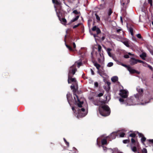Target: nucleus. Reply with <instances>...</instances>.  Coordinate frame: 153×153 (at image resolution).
<instances>
[{"mask_svg": "<svg viewBox=\"0 0 153 153\" xmlns=\"http://www.w3.org/2000/svg\"><path fill=\"white\" fill-rule=\"evenodd\" d=\"M52 1L53 3L58 5L59 9H56V11L59 20L62 24L65 25L67 22L66 20L64 18L65 15V12L60 7V2L57 0H52Z\"/></svg>", "mask_w": 153, "mask_h": 153, "instance_id": "1", "label": "nucleus"}, {"mask_svg": "<svg viewBox=\"0 0 153 153\" xmlns=\"http://www.w3.org/2000/svg\"><path fill=\"white\" fill-rule=\"evenodd\" d=\"M138 95L137 94L134 95V97H132L127 100V105H143L144 103L142 102L139 98H138Z\"/></svg>", "mask_w": 153, "mask_h": 153, "instance_id": "2", "label": "nucleus"}, {"mask_svg": "<svg viewBox=\"0 0 153 153\" xmlns=\"http://www.w3.org/2000/svg\"><path fill=\"white\" fill-rule=\"evenodd\" d=\"M99 109L100 114L102 116H107L110 114V109L107 105H104L100 106Z\"/></svg>", "mask_w": 153, "mask_h": 153, "instance_id": "3", "label": "nucleus"}, {"mask_svg": "<svg viewBox=\"0 0 153 153\" xmlns=\"http://www.w3.org/2000/svg\"><path fill=\"white\" fill-rule=\"evenodd\" d=\"M124 130H122L121 131H117V132H114L111 134L110 135V137L112 139H114L117 135V134H120V137H123L125 135Z\"/></svg>", "mask_w": 153, "mask_h": 153, "instance_id": "4", "label": "nucleus"}, {"mask_svg": "<svg viewBox=\"0 0 153 153\" xmlns=\"http://www.w3.org/2000/svg\"><path fill=\"white\" fill-rule=\"evenodd\" d=\"M77 109L78 111V117H83L85 116L87 114L86 111H85V109L84 108H82L80 109L76 108Z\"/></svg>", "mask_w": 153, "mask_h": 153, "instance_id": "5", "label": "nucleus"}, {"mask_svg": "<svg viewBox=\"0 0 153 153\" xmlns=\"http://www.w3.org/2000/svg\"><path fill=\"white\" fill-rule=\"evenodd\" d=\"M77 71V69L74 65L70 67L69 69L68 75H74Z\"/></svg>", "mask_w": 153, "mask_h": 153, "instance_id": "6", "label": "nucleus"}, {"mask_svg": "<svg viewBox=\"0 0 153 153\" xmlns=\"http://www.w3.org/2000/svg\"><path fill=\"white\" fill-rule=\"evenodd\" d=\"M98 48V50L99 53V54L97 55V57L98 58L99 62H100L101 59H104V56L103 54L101 53V47L100 45H97L96 46Z\"/></svg>", "mask_w": 153, "mask_h": 153, "instance_id": "7", "label": "nucleus"}, {"mask_svg": "<svg viewBox=\"0 0 153 153\" xmlns=\"http://www.w3.org/2000/svg\"><path fill=\"white\" fill-rule=\"evenodd\" d=\"M74 75H68V81L69 83L73 82L75 85H77V82L75 78H73V77Z\"/></svg>", "mask_w": 153, "mask_h": 153, "instance_id": "8", "label": "nucleus"}, {"mask_svg": "<svg viewBox=\"0 0 153 153\" xmlns=\"http://www.w3.org/2000/svg\"><path fill=\"white\" fill-rule=\"evenodd\" d=\"M136 89L138 93L137 94H136L138 95V98H139L142 102H143V100L142 99V94L143 91V89L140 88L139 87H137V88Z\"/></svg>", "mask_w": 153, "mask_h": 153, "instance_id": "9", "label": "nucleus"}, {"mask_svg": "<svg viewBox=\"0 0 153 153\" xmlns=\"http://www.w3.org/2000/svg\"><path fill=\"white\" fill-rule=\"evenodd\" d=\"M128 92L125 90H121L120 91V95L123 98H126L128 95Z\"/></svg>", "mask_w": 153, "mask_h": 153, "instance_id": "10", "label": "nucleus"}, {"mask_svg": "<svg viewBox=\"0 0 153 153\" xmlns=\"http://www.w3.org/2000/svg\"><path fill=\"white\" fill-rule=\"evenodd\" d=\"M135 146H131V149L132 151L135 152L137 151V149L139 147V145L138 142H136Z\"/></svg>", "mask_w": 153, "mask_h": 153, "instance_id": "11", "label": "nucleus"}, {"mask_svg": "<svg viewBox=\"0 0 153 153\" xmlns=\"http://www.w3.org/2000/svg\"><path fill=\"white\" fill-rule=\"evenodd\" d=\"M127 69L130 73L133 74L135 73H136L137 74H139V72L133 69L132 68L128 66L127 67Z\"/></svg>", "mask_w": 153, "mask_h": 153, "instance_id": "12", "label": "nucleus"}, {"mask_svg": "<svg viewBox=\"0 0 153 153\" xmlns=\"http://www.w3.org/2000/svg\"><path fill=\"white\" fill-rule=\"evenodd\" d=\"M72 45L73 47V48H72L71 46L68 45L67 47L68 48L69 50V51H74L76 50L75 48L76 46L75 43L74 42L73 43Z\"/></svg>", "mask_w": 153, "mask_h": 153, "instance_id": "13", "label": "nucleus"}, {"mask_svg": "<svg viewBox=\"0 0 153 153\" xmlns=\"http://www.w3.org/2000/svg\"><path fill=\"white\" fill-rule=\"evenodd\" d=\"M138 134L139 137H141V140L142 143L143 144H144V142L146 140V138L145 137H144L143 135L142 134L139 133L138 132Z\"/></svg>", "mask_w": 153, "mask_h": 153, "instance_id": "14", "label": "nucleus"}, {"mask_svg": "<svg viewBox=\"0 0 153 153\" xmlns=\"http://www.w3.org/2000/svg\"><path fill=\"white\" fill-rule=\"evenodd\" d=\"M82 63L80 61H78L75 62L74 64V65L75 67L77 66L78 68L82 65Z\"/></svg>", "mask_w": 153, "mask_h": 153, "instance_id": "15", "label": "nucleus"}, {"mask_svg": "<svg viewBox=\"0 0 153 153\" xmlns=\"http://www.w3.org/2000/svg\"><path fill=\"white\" fill-rule=\"evenodd\" d=\"M92 30L93 31H96L97 34H98L100 33L101 31L100 29L97 27L96 26H94L92 28Z\"/></svg>", "mask_w": 153, "mask_h": 153, "instance_id": "16", "label": "nucleus"}, {"mask_svg": "<svg viewBox=\"0 0 153 153\" xmlns=\"http://www.w3.org/2000/svg\"><path fill=\"white\" fill-rule=\"evenodd\" d=\"M137 59H135L134 58H131L130 60L131 64V65H134L137 63Z\"/></svg>", "mask_w": 153, "mask_h": 153, "instance_id": "17", "label": "nucleus"}, {"mask_svg": "<svg viewBox=\"0 0 153 153\" xmlns=\"http://www.w3.org/2000/svg\"><path fill=\"white\" fill-rule=\"evenodd\" d=\"M121 3L123 6L125 4H128L129 2V0H121Z\"/></svg>", "mask_w": 153, "mask_h": 153, "instance_id": "18", "label": "nucleus"}, {"mask_svg": "<svg viewBox=\"0 0 153 153\" xmlns=\"http://www.w3.org/2000/svg\"><path fill=\"white\" fill-rule=\"evenodd\" d=\"M76 86L77 87V85H75V84H72L71 86V89L73 90V91L74 92L76 91L77 90V88L76 87Z\"/></svg>", "mask_w": 153, "mask_h": 153, "instance_id": "19", "label": "nucleus"}, {"mask_svg": "<svg viewBox=\"0 0 153 153\" xmlns=\"http://www.w3.org/2000/svg\"><path fill=\"white\" fill-rule=\"evenodd\" d=\"M83 104V102L82 101H80L79 100H78V101L77 103V105L78 107L79 108H81L82 107V105Z\"/></svg>", "mask_w": 153, "mask_h": 153, "instance_id": "20", "label": "nucleus"}, {"mask_svg": "<svg viewBox=\"0 0 153 153\" xmlns=\"http://www.w3.org/2000/svg\"><path fill=\"white\" fill-rule=\"evenodd\" d=\"M118 80V78L117 76H114L111 78L112 82H115Z\"/></svg>", "mask_w": 153, "mask_h": 153, "instance_id": "21", "label": "nucleus"}, {"mask_svg": "<svg viewBox=\"0 0 153 153\" xmlns=\"http://www.w3.org/2000/svg\"><path fill=\"white\" fill-rule=\"evenodd\" d=\"M94 66L96 67L98 69V73H99L100 72V70H99V68L100 67V65H99V64H97V63H95L94 64Z\"/></svg>", "mask_w": 153, "mask_h": 153, "instance_id": "22", "label": "nucleus"}, {"mask_svg": "<svg viewBox=\"0 0 153 153\" xmlns=\"http://www.w3.org/2000/svg\"><path fill=\"white\" fill-rule=\"evenodd\" d=\"M140 56L144 60L145 58L146 57V54L145 53H143L141 54L140 55Z\"/></svg>", "mask_w": 153, "mask_h": 153, "instance_id": "23", "label": "nucleus"}, {"mask_svg": "<svg viewBox=\"0 0 153 153\" xmlns=\"http://www.w3.org/2000/svg\"><path fill=\"white\" fill-rule=\"evenodd\" d=\"M66 34L65 35V37L64 39V41L65 42V44L66 46L67 47V43L66 42V38L67 37V29L65 31Z\"/></svg>", "mask_w": 153, "mask_h": 153, "instance_id": "24", "label": "nucleus"}, {"mask_svg": "<svg viewBox=\"0 0 153 153\" xmlns=\"http://www.w3.org/2000/svg\"><path fill=\"white\" fill-rule=\"evenodd\" d=\"M111 51V49L110 48H108L107 49V52L108 55L111 57L112 56V55L110 53V51Z\"/></svg>", "mask_w": 153, "mask_h": 153, "instance_id": "25", "label": "nucleus"}, {"mask_svg": "<svg viewBox=\"0 0 153 153\" xmlns=\"http://www.w3.org/2000/svg\"><path fill=\"white\" fill-rule=\"evenodd\" d=\"M143 65L144 66L148 67L152 71L153 70V68L151 66L147 64L146 63H145V64H144V65Z\"/></svg>", "mask_w": 153, "mask_h": 153, "instance_id": "26", "label": "nucleus"}, {"mask_svg": "<svg viewBox=\"0 0 153 153\" xmlns=\"http://www.w3.org/2000/svg\"><path fill=\"white\" fill-rule=\"evenodd\" d=\"M102 145L106 144H107V140L105 139H103L102 140Z\"/></svg>", "mask_w": 153, "mask_h": 153, "instance_id": "27", "label": "nucleus"}, {"mask_svg": "<svg viewBox=\"0 0 153 153\" xmlns=\"http://www.w3.org/2000/svg\"><path fill=\"white\" fill-rule=\"evenodd\" d=\"M112 12L111 9L110 8L109 9L108 12V16L111 15V14L112 13Z\"/></svg>", "mask_w": 153, "mask_h": 153, "instance_id": "28", "label": "nucleus"}, {"mask_svg": "<svg viewBox=\"0 0 153 153\" xmlns=\"http://www.w3.org/2000/svg\"><path fill=\"white\" fill-rule=\"evenodd\" d=\"M79 18V16H76L75 18H73L72 20V22H74L75 21L77 20Z\"/></svg>", "mask_w": 153, "mask_h": 153, "instance_id": "29", "label": "nucleus"}, {"mask_svg": "<svg viewBox=\"0 0 153 153\" xmlns=\"http://www.w3.org/2000/svg\"><path fill=\"white\" fill-rule=\"evenodd\" d=\"M113 65V63L112 62H110L108 63L107 64V66L108 67H111Z\"/></svg>", "mask_w": 153, "mask_h": 153, "instance_id": "30", "label": "nucleus"}, {"mask_svg": "<svg viewBox=\"0 0 153 153\" xmlns=\"http://www.w3.org/2000/svg\"><path fill=\"white\" fill-rule=\"evenodd\" d=\"M123 44L127 47H128L129 46L128 42L127 41L124 42H123Z\"/></svg>", "mask_w": 153, "mask_h": 153, "instance_id": "31", "label": "nucleus"}, {"mask_svg": "<svg viewBox=\"0 0 153 153\" xmlns=\"http://www.w3.org/2000/svg\"><path fill=\"white\" fill-rule=\"evenodd\" d=\"M131 142L132 143L134 144V145H135L136 142H138L135 141V140L133 138L131 139Z\"/></svg>", "mask_w": 153, "mask_h": 153, "instance_id": "32", "label": "nucleus"}, {"mask_svg": "<svg viewBox=\"0 0 153 153\" xmlns=\"http://www.w3.org/2000/svg\"><path fill=\"white\" fill-rule=\"evenodd\" d=\"M142 152L143 153H147V150L146 149L143 148L142 150Z\"/></svg>", "mask_w": 153, "mask_h": 153, "instance_id": "33", "label": "nucleus"}, {"mask_svg": "<svg viewBox=\"0 0 153 153\" xmlns=\"http://www.w3.org/2000/svg\"><path fill=\"white\" fill-rule=\"evenodd\" d=\"M129 142V140H124L123 141V142L124 143H128Z\"/></svg>", "mask_w": 153, "mask_h": 153, "instance_id": "34", "label": "nucleus"}, {"mask_svg": "<svg viewBox=\"0 0 153 153\" xmlns=\"http://www.w3.org/2000/svg\"><path fill=\"white\" fill-rule=\"evenodd\" d=\"M136 135L134 133H133L130 134L129 136L131 137H135Z\"/></svg>", "mask_w": 153, "mask_h": 153, "instance_id": "35", "label": "nucleus"}, {"mask_svg": "<svg viewBox=\"0 0 153 153\" xmlns=\"http://www.w3.org/2000/svg\"><path fill=\"white\" fill-rule=\"evenodd\" d=\"M129 31L131 32V35L133 36V30L131 28H130L129 29Z\"/></svg>", "mask_w": 153, "mask_h": 153, "instance_id": "36", "label": "nucleus"}, {"mask_svg": "<svg viewBox=\"0 0 153 153\" xmlns=\"http://www.w3.org/2000/svg\"><path fill=\"white\" fill-rule=\"evenodd\" d=\"M80 24H80V23H79L76 25H74L73 27V28H76V27H78L80 25Z\"/></svg>", "mask_w": 153, "mask_h": 153, "instance_id": "37", "label": "nucleus"}, {"mask_svg": "<svg viewBox=\"0 0 153 153\" xmlns=\"http://www.w3.org/2000/svg\"><path fill=\"white\" fill-rule=\"evenodd\" d=\"M73 13L74 14H78L79 13V12H78L76 10H74L73 12Z\"/></svg>", "mask_w": 153, "mask_h": 153, "instance_id": "38", "label": "nucleus"}, {"mask_svg": "<svg viewBox=\"0 0 153 153\" xmlns=\"http://www.w3.org/2000/svg\"><path fill=\"white\" fill-rule=\"evenodd\" d=\"M137 62L143 63V65H144V64H145V63H145L143 61L139 60H138V59H137Z\"/></svg>", "mask_w": 153, "mask_h": 153, "instance_id": "39", "label": "nucleus"}, {"mask_svg": "<svg viewBox=\"0 0 153 153\" xmlns=\"http://www.w3.org/2000/svg\"><path fill=\"white\" fill-rule=\"evenodd\" d=\"M94 86L95 87H97L98 85V83H97V82H95L94 83Z\"/></svg>", "mask_w": 153, "mask_h": 153, "instance_id": "40", "label": "nucleus"}, {"mask_svg": "<svg viewBox=\"0 0 153 153\" xmlns=\"http://www.w3.org/2000/svg\"><path fill=\"white\" fill-rule=\"evenodd\" d=\"M148 3L150 4L151 6L152 5V0H148Z\"/></svg>", "mask_w": 153, "mask_h": 153, "instance_id": "41", "label": "nucleus"}, {"mask_svg": "<svg viewBox=\"0 0 153 153\" xmlns=\"http://www.w3.org/2000/svg\"><path fill=\"white\" fill-rule=\"evenodd\" d=\"M113 59L115 60V61H116L117 62V63L119 65H120L121 64V63L120 62L118 61H117V60H116L115 59H114V58H113Z\"/></svg>", "mask_w": 153, "mask_h": 153, "instance_id": "42", "label": "nucleus"}, {"mask_svg": "<svg viewBox=\"0 0 153 153\" xmlns=\"http://www.w3.org/2000/svg\"><path fill=\"white\" fill-rule=\"evenodd\" d=\"M137 36L140 39L141 38V36L140 34H138L137 35Z\"/></svg>", "mask_w": 153, "mask_h": 153, "instance_id": "43", "label": "nucleus"}, {"mask_svg": "<svg viewBox=\"0 0 153 153\" xmlns=\"http://www.w3.org/2000/svg\"><path fill=\"white\" fill-rule=\"evenodd\" d=\"M103 93H100V94H98V96L99 97H100L102 96L103 95Z\"/></svg>", "mask_w": 153, "mask_h": 153, "instance_id": "44", "label": "nucleus"}, {"mask_svg": "<svg viewBox=\"0 0 153 153\" xmlns=\"http://www.w3.org/2000/svg\"><path fill=\"white\" fill-rule=\"evenodd\" d=\"M124 57L126 58H129V56H128V55H124Z\"/></svg>", "mask_w": 153, "mask_h": 153, "instance_id": "45", "label": "nucleus"}, {"mask_svg": "<svg viewBox=\"0 0 153 153\" xmlns=\"http://www.w3.org/2000/svg\"><path fill=\"white\" fill-rule=\"evenodd\" d=\"M122 30L121 29H119L117 30V33H119L120 32L122 31Z\"/></svg>", "mask_w": 153, "mask_h": 153, "instance_id": "46", "label": "nucleus"}, {"mask_svg": "<svg viewBox=\"0 0 153 153\" xmlns=\"http://www.w3.org/2000/svg\"><path fill=\"white\" fill-rule=\"evenodd\" d=\"M120 65H122L124 67H127V68L128 67L126 65L123 64L122 63H121Z\"/></svg>", "mask_w": 153, "mask_h": 153, "instance_id": "47", "label": "nucleus"}, {"mask_svg": "<svg viewBox=\"0 0 153 153\" xmlns=\"http://www.w3.org/2000/svg\"><path fill=\"white\" fill-rule=\"evenodd\" d=\"M119 101L121 102H123L124 101V100L122 98H120L119 100Z\"/></svg>", "mask_w": 153, "mask_h": 153, "instance_id": "48", "label": "nucleus"}, {"mask_svg": "<svg viewBox=\"0 0 153 153\" xmlns=\"http://www.w3.org/2000/svg\"><path fill=\"white\" fill-rule=\"evenodd\" d=\"M91 73L93 75H94V72L93 71V70L91 69Z\"/></svg>", "mask_w": 153, "mask_h": 153, "instance_id": "49", "label": "nucleus"}, {"mask_svg": "<svg viewBox=\"0 0 153 153\" xmlns=\"http://www.w3.org/2000/svg\"><path fill=\"white\" fill-rule=\"evenodd\" d=\"M149 142L153 143V139L152 140H149Z\"/></svg>", "mask_w": 153, "mask_h": 153, "instance_id": "50", "label": "nucleus"}, {"mask_svg": "<svg viewBox=\"0 0 153 153\" xmlns=\"http://www.w3.org/2000/svg\"><path fill=\"white\" fill-rule=\"evenodd\" d=\"M102 147L103 148L104 150V151L105 150L107 149L106 148V147H104V146H102Z\"/></svg>", "mask_w": 153, "mask_h": 153, "instance_id": "51", "label": "nucleus"}, {"mask_svg": "<svg viewBox=\"0 0 153 153\" xmlns=\"http://www.w3.org/2000/svg\"><path fill=\"white\" fill-rule=\"evenodd\" d=\"M63 139H64V141L66 143V144H67V141H66V139L65 138H64Z\"/></svg>", "mask_w": 153, "mask_h": 153, "instance_id": "52", "label": "nucleus"}, {"mask_svg": "<svg viewBox=\"0 0 153 153\" xmlns=\"http://www.w3.org/2000/svg\"><path fill=\"white\" fill-rule=\"evenodd\" d=\"M120 20L121 21V22L122 23L123 22V21L122 18V17H120Z\"/></svg>", "mask_w": 153, "mask_h": 153, "instance_id": "53", "label": "nucleus"}, {"mask_svg": "<svg viewBox=\"0 0 153 153\" xmlns=\"http://www.w3.org/2000/svg\"><path fill=\"white\" fill-rule=\"evenodd\" d=\"M128 54L130 55H133L132 54H131V53H128Z\"/></svg>", "mask_w": 153, "mask_h": 153, "instance_id": "54", "label": "nucleus"}, {"mask_svg": "<svg viewBox=\"0 0 153 153\" xmlns=\"http://www.w3.org/2000/svg\"><path fill=\"white\" fill-rule=\"evenodd\" d=\"M93 35L94 37L95 38L96 37L97 35L96 34H93Z\"/></svg>", "mask_w": 153, "mask_h": 153, "instance_id": "55", "label": "nucleus"}, {"mask_svg": "<svg viewBox=\"0 0 153 153\" xmlns=\"http://www.w3.org/2000/svg\"><path fill=\"white\" fill-rule=\"evenodd\" d=\"M72 110H73V111L75 110V108H74V107H72Z\"/></svg>", "mask_w": 153, "mask_h": 153, "instance_id": "56", "label": "nucleus"}, {"mask_svg": "<svg viewBox=\"0 0 153 153\" xmlns=\"http://www.w3.org/2000/svg\"><path fill=\"white\" fill-rule=\"evenodd\" d=\"M97 20H100V18L99 17H97Z\"/></svg>", "mask_w": 153, "mask_h": 153, "instance_id": "57", "label": "nucleus"}, {"mask_svg": "<svg viewBox=\"0 0 153 153\" xmlns=\"http://www.w3.org/2000/svg\"><path fill=\"white\" fill-rule=\"evenodd\" d=\"M152 24L153 25V22H152Z\"/></svg>", "mask_w": 153, "mask_h": 153, "instance_id": "58", "label": "nucleus"}, {"mask_svg": "<svg viewBox=\"0 0 153 153\" xmlns=\"http://www.w3.org/2000/svg\"><path fill=\"white\" fill-rule=\"evenodd\" d=\"M148 102H145V103H148Z\"/></svg>", "mask_w": 153, "mask_h": 153, "instance_id": "59", "label": "nucleus"}, {"mask_svg": "<svg viewBox=\"0 0 153 153\" xmlns=\"http://www.w3.org/2000/svg\"><path fill=\"white\" fill-rule=\"evenodd\" d=\"M67 144H68V143H67Z\"/></svg>", "mask_w": 153, "mask_h": 153, "instance_id": "60", "label": "nucleus"}, {"mask_svg": "<svg viewBox=\"0 0 153 153\" xmlns=\"http://www.w3.org/2000/svg\"><path fill=\"white\" fill-rule=\"evenodd\" d=\"M76 97H77V96H76Z\"/></svg>", "mask_w": 153, "mask_h": 153, "instance_id": "61", "label": "nucleus"}, {"mask_svg": "<svg viewBox=\"0 0 153 153\" xmlns=\"http://www.w3.org/2000/svg\"><path fill=\"white\" fill-rule=\"evenodd\" d=\"M77 98H78V100H79V99H78V97H77Z\"/></svg>", "mask_w": 153, "mask_h": 153, "instance_id": "62", "label": "nucleus"}, {"mask_svg": "<svg viewBox=\"0 0 153 153\" xmlns=\"http://www.w3.org/2000/svg\"><path fill=\"white\" fill-rule=\"evenodd\" d=\"M139 153L138 152V153Z\"/></svg>", "mask_w": 153, "mask_h": 153, "instance_id": "63", "label": "nucleus"}]
</instances>
